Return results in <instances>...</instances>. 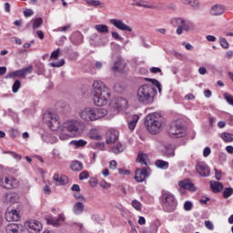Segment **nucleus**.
<instances>
[{"label": "nucleus", "mask_w": 233, "mask_h": 233, "mask_svg": "<svg viewBox=\"0 0 233 233\" xmlns=\"http://www.w3.org/2000/svg\"><path fill=\"white\" fill-rule=\"evenodd\" d=\"M62 126H64V130H67L69 134H73L74 136H77V134H81L85 130V124L77 120H69Z\"/></svg>", "instance_id": "nucleus-6"}, {"label": "nucleus", "mask_w": 233, "mask_h": 233, "mask_svg": "<svg viewBox=\"0 0 233 233\" xmlns=\"http://www.w3.org/2000/svg\"><path fill=\"white\" fill-rule=\"evenodd\" d=\"M233 194V188L232 187H226L223 191V198L225 199H228V198H230V196H232Z\"/></svg>", "instance_id": "nucleus-43"}, {"label": "nucleus", "mask_w": 233, "mask_h": 233, "mask_svg": "<svg viewBox=\"0 0 233 233\" xmlns=\"http://www.w3.org/2000/svg\"><path fill=\"white\" fill-rule=\"evenodd\" d=\"M10 136H11V137H13V139H15V137H19V131H17L15 129H12L10 131Z\"/></svg>", "instance_id": "nucleus-54"}, {"label": "nucleus", "mask_w": 233, "mask_h": 233, "mask_svg": "<svg viewBox=\"0 0 233 233\" xmlns=\"http://www.w3.org/2000/svg\"><path fill=\"white\" fill-rule=\"evenodd\" d=\"M19 88H21V81L15 80L12 87L14 94H17Z\"/></svg>", "instance_id": "nucleus-44"}, {"label": "nucleus", "mask_w": 233, "mask_h": 233, "mask_svg": "<svg viewBox=\"0 0 233 233\" xmlns=\"http://www.w3.org/2000/svg\"><path fill=\"white\" fill-rule=\"evenodd\" d=\"M17 183V179H15L14 177H4L0 178V187L3 188H7L8 190L16 188Z\"/></svg>", "instance_id": "nucleus-9"}, {"label": "nucleus", "mask_w": 233, "mask_h": 233, "mask_svg": "<svg viewBox=\"0 0 233 233\" xmlns=\"http://www.w3.org/2000/svg\"><path fill=\"white\" fill-rule=\"evenodd\" d=\"M96 32L100 34H108V26L106 25H95Z\"/></svg>", "instance_id": "nucleus-34"}, {"label": "nucleus", "mask_w": 233, "mask_h": 233, "mask_svg": "<svg viewBox=\"0 0 233 233\" xmlns=\"http://www.w3.org/2000/svg\"><path fill=\"white\" fill-rule=\"evenodd\" d=\"M88 177H90V174L88 173V171L84 170L79 174V179L80 181H83L85 179H88Z\"/></svg>", "instance_id": "nucleus-47"}, {"label": "nucleus", "mask_w": 233, "mask_h": 233, "mask_svg": "<svg viewBox=\"0 0 233 233\" xmlns=\"http://www.w3.org/2000/svg\"><path fill=\"white\" fill-rule=\"evenodd\" d=\"M210 147H205L203 151L204 157H208L210 156Z\"/></svg>", "instance_id": "nucleus-60"}, {"label": "nucleus", "mask_w": 233, "mask_h": 233, "mask_svg": "<svg viewBox=\"0 0 233 233\" xmlns=\"http://www.w3.org/2000/svg\"><path fill=\"white\" fill-rule=\"evenodd\" d=\"M166 154L168 157H174L176 156V151L172 146L166 147Z\"/></svg>", "instance_id": "nucleus-42"}, {"label": "nucleus", "mask_w": 233, "mask_h": 233, "mask_svg": "<svg viewBox=\"0 0 233 233\" xmlns=\"http://www.w3.org/2000/svg\"><path fill=\"white\" fill-rule=\"evenodd\" d=\"M196 170L199 176H202V177L210 176V167H208L205 162H198L196 166Z\"/></svg>", "instance_id": "nucleus-14"}, {"label": "nucleus", "mask_w": 233, "mask_h": 233, "mask_svg": "<svg viewBox=\"0 0 233 233\" xmlns=\"http://www.w3.org/2000/svg\"><path fill=\"white\" fill-rule=\"evenodd\" d=\"M215 177L218 181H221V171H218V169L215 168Z\"/></svg>", "instance_id": "nucleus-64"}, {"label": "nucleus", "mask_w": 233, "mask_h": 233, "mask_svg": "<svg viewBox=\"0 0 233 233\" xmlns=\"http://www.w3.org/2000/svg\"><path fill=\"white\" fill-rule=\"evenodd\" d=\"M186 5H190L195 10L199 8V2L198 0H185L184 2Z\"/></svg>", "instance_id": "nucleus-40"}, {"label": "nucleus", "mask_w": 233, "mask_h": 233, "mask_svg": "<svg viewBox=\"0 0 233 233\" xmlns=\"http://www.w3.org/2000/svg\"><path fill=\"white\" fill-rule=\"evenodd\" d=\"M132 6H141L142 8H152V5H148L145 4V1L143 0H138L136 3L131 4Z\"/></svg>", "instance_id": "nucleus-41"}, {"label": "nucleus", "mask_w": 233, "mask_h": 233, "mask_svg": "<svg viewBox=\"0 0 233 233\" xmlns=\"http://www.w3.org/2000/svg\"><path fill=\"white\" fill-rule=\"evenodd\" d=\"M80 118L87 123L92 122V107H86L79 112Z\"/></svg>", "instance_id": "nucleus-17"}, {"label": "nucleus", "mask_w": 233, "mask_h": 233, "mask_svg": "<svg viewBox=\"0 0 233 233\" xmlns=\"http://www.w3.org/2000/svg\"><path fill=\"white\" fill-rule=\"evenodd\" d=\"M58 130H60L59 139H61V141H66V139H70V137H72V135H70L71 133L65 130V126H61Z\"/></svg>", "instance_id": "nucleus-24"}, {"label": "nucleus", "mask_w": 233, "mask_h": 233, "mask_svg": "<svg viewBox=\"0 0 233 233\" xmlns=\"http://www.w3.org/2000/svg\"><path fill=\"white\" fill-rule=\"evenodd\" d=\"M100 187H102V188H110V184H108L105 180H102V181H100Z\"/></svg>", "instance_id": "nucleus-62"}, {"label": "nucleus", "mask_w": 233, "mask_h": 233, "mask_svg": "<svg viewBox=\"0 0 233 233\" xmlns=\"http://www.w3.org/2000/svg\"><path fill=\"white\" fill-rule=\"evenodd\" d=\"M156 96V87L152 85L144 84L138 87L137 92V99L143 105H150L154 103V96Z\"/></svg>", "instance_id": "nucleus-3"}, {"label": "nucleus", "mask_w": 233, "mask_h": 233, "mask_svg": "<svg viewBox=\"0 0 233 233\" xmlns=\"http://www.w3.org/2000/svg\"><path fill=\"white\" fill-rule=\"evenodd\" d=\"M59 57V48L51 53V59H57Z\"/></svg>", "instance_id": "nucleus-56"}, {"label": "nucleus", "mask_w": 233, "mask_h": 233, "mask_svg": "<svg viewBox=\"0 0 233 233\" xmlns=\"http://www.w3.org/2000/svg\"><path fill=\"white\" fill-rule=\"evenodd\" d=\"M32 70H34V66H29L28 67H24L20 70H16L6 75V78L10 79L12 77H25L26 74H32Z\"/></svg>", "instance_id": "nucleus-11"}, {"label": "nucleus", "mask_w": 233, "mask_h": 233, "mask_svg": "<svg viewBox=\"0 0 233 233\" xmlns=\"http://www.w3.org/2000/svg\"><path fill=\"white\" fill-rule=\"evenodd\" d=\"M138 121H139V116L133 115L132 116H130L127 120L129 130H134V128H136V125H137Z\"/></svg>", "instance_id": "nucleus-25"}, {"label": "nucleus", "mask_w": 233, "mask_h": 233, "mask_svg": "<svg viewBox=\"0 0 233 233\" xmlns=\"http://www.w3.org/2000/svg\"><path fill=\"white\" fill-rule=\"evenodd\" d=\"M184 210H186V212H189V210H192V202L186 201L184 204Z\"/></svg>", "instance_id": "nucleus-51"}, {"label": "nucleus", "mask_w": 233, "mask_h": 233, "mask_svg": "<svg viewBox=\"0 0 233 233\" xmlns=\"http://www.w3.org/2000/svg\"><path fill=\"white\" fill-rule=\"evenodd\" d=\"M221 139H223L225 143H231V141H233V134L224 132L221 135Z\"/></svg>", "instance_id": "nucleus-35"}, {"label": "nucleus", "mask_w": 233, "mask_h": 233, "mask_svg": "<svg viewBox=\"0 0 233 233\" xmlns=\"http://www.w3.org/2000/svg\"><path fill=\"white\" fill-rule=\"evenodd\" d=\"M70 168L74 172H81L83 169V163H81L79 160H75L72 162Z\"/></svg>", "instance_id": "nucleus-27"}, {"label": "nucleus", "mask_w": 233, "mask_h": 233, "mask_svg": "<svg viewBox=\"0 0 233 233\" xmlns=\"http://www.w3.org/2000/svg\"><path fill=\"white\" fill-rule=\"evenodd\" d=\"M210 188L214 194L221 192L223 190V183L218 181H210Z\"/></svg>", "instance_id": "nucleus-23"}, {"label": "nucleus", "mask_w": 233, "mask_h": 233, "mask_svg": "<svg viewBox=\"0 0 233 233\" xmlns=\"http://www.w3.org/2000/svg\"><path fill=\"white\" fill-rule=\"evenodd\" d=\"M5 218L8 222L19 221V219L21 218V217L19 216V211H17V209H13L11 211L5 212Z\"/></svg>", "instance_id": "nucleus-18"}, {"label": "nucleus", "mask_w": 233, "mask_h": 233, "mask_svg": "<svg viewBox=\"0 0 233 233\" xmlns=\"http://www.w3.org/2000/svg\"><path fill=\"white\" fill-rule=\"evenodd\" d=\"M25 228L31 233H39L43 230V223L39 220L31 219L25 222Z\"/></svg>", "instance_id": "nucleus-8"}, {"label": "nucleus", "mask_w": 233, "mask_h": 233, "mask_svg": "<svg viewBox=\"0 0 233 233\" xmlns=\"http://www.w3.org/2000/svg\"><path fill=\"white\" fill-rule=\"evenodd\" d=\"M207 41H209V43H215L216 41V36L212 35H208L206 36Z\"/></svg>", "instance_id": "nucleus-63"}, {"label": "nucleus", "mask_w": 233, "mask_h": 233, "mask_svg": "<svg viewBox=\"0 0 233 233\" xmlns=\"http://www.w3.org/2000/svg\"><path fill=\"white\" fill-rule=\"evenodd\" d=\"M149 70L151 74H161V68L159 67H151Z\"/></svg>", "instance_id": "nucleus-59"}, {"label": "nucleus", "mask_w": 233, "mask_h": 233, "mask_svg": "<svg viewBox=\"0 0 233 233\" xmlns=\"http://www.w3.org/2000/svg\"><path fill=\"white\" fill-rule=\"evenodd\" d=\"M25 17H32L34 15V11L32 9H25L24 11Z\"/></svg>", "instance_id": "nucleus-53"}, {"label": "nucleus", "mask_w": 233, "mask_h": 233, "mask_svg": "<svg viewBox=\"0 0 233 233\" xmlns=\"http://www.w3.org/2000/svg\"><path fill=\"white\" fill-rule=\"evenodd\" d=\"M88 5H90L91 6H100L101 1H99V0H91L90 2H88Z\"/></svg>", "instance_id": "nucleus-55"}, {"label": "nucleus", "mask_w": 233, "mask_h": 233, "mask_svg": "<svg viewBox=\"0 0 233 233\" xmlns=\"http://www.w3.org/2000/svg\"><path fill=\"white\" fill-rule=\"evenodd\" d=\"M33 30H37L43 25V18L38 17L35 19L31 20Z\"/></svg>", "instance_id": "nucleus-31"}, {"label": "nucleus", "mask_w": 233, "mask_h": 233, "mask_svg": "<svg viewBox=\"0 0 233 233\" xmlns=\"http://www.w3.org/2000/svg\"><path fill=\"white\" fill-rule=\"evenodd\" d=\"M156 167H157V168H163L164 170H167V168H168V162L165 161V160H157L155 162Z\"/></svg>", "instance_id": "nucleus-33"}, {"label": "nucleus", "mask_w": 233, "mask_h": 233, "mask_svg": "<svg viewBox=\"0 0 233 233\" xmlns=\"http://www.w3.org/2000/svg\"><path fill=\"white\" fill-rule=\"evenodd\" d=\"M109 23L118 30H122V32H132V28L128 25L125 24L123 20L113 18L109 20Z\"/></svg>", "instance_id": "nucleus-12"}, {"label": "nucleus", "mask_w": 233, "mask_h": 233, "mask_svg": "<svg viewBox=\"0 0 233 233\" xmlns=\"http://www.w3.org/2000/svg\"><path fill=\"white\" fill-rule=\"evenodd\" d=\"M132 207L138 211H141V208H143V206L141 205V202L138 200H133L132 201Z\"/></svg>", "instance_id": "nucleus-46"}, {"label": "nucleus", "mask_w": 233, "mask_h": 233, "mask_svg": "<svg viewBox=\"0 0 233 233\" xmlns=\"http://www.w3.org/2000/svg\"><path fill=\"white\" fill-rule=\"evenodd\" d=\"M93 102L96 106H105L110 101L111 91L110 87L106 86L101 80L93 82Z\"/></svg>", "instance_id": "nucleus-1"}, {"label": "nucleus", "mask_w": 233, "mask_h": 233, "mask_svg": "<svg viewBox=\"0 0 233 233\" xmlns=\"http://www.w3.org/2000/svg\"><path fill=\"white\" fill-rule=\"evenodd\" d=\"M165 123V118L161 116V113H152L148 114L145 119V126L147 128V132L156 136L161 130L163 125Z\"/></svg>", "instance_id": "nucleus-2"}, {"label": "nucleus", "mask_w": 233, "mask_h": 233, "mask_svg": "<svg viewBox=\"0 0 233 233\" xmlns=\"http://www.w3.org/2000/svg\"><path fill=\"white\" fill-rule=\"evenodd\" d=\"M14 159H16V161H21V155L15 153V152H10Z\"/></svg>", "instance_id": "nucleus-61"}, {"label": "nucleus", "mask_w": 233, "mask_h": 233, "mask_svg": "<svg viewBox=\"0 0 233 233\" xmlns=\"http://www.w3.org/2000/svg\"><path fill=\"white\" fill-rule=\"evenodd\" d=\"M65 65V59H61L58 62H53L50 64V66H52L53 68H59L61 66H63Z\"/></svg>", "instance_id": "nucleus-45"}, {"label": "nucleus", "mask_w": 233, "mask_h": 233, "mask_svg": "<svg viewBox=\"0 0 233 233\" xmlns=\"http://www.w3.org/2000/svg\"><path fill=\"white\" fill-rule=\"evenodd\" d=\"M109 168H111V170H116V168H117V162H116V160H111L109 163Z\"/></svg>", "instance_id": "nucleus-58"}, {"label": "nucleus", "mask_w": 233, "mask_h": 233, "mask_svg": "<svg viewBox=\"0 0 233 233\" xmlns=\"http://www.w3.org/2000/svg\"><path fill=\"white\" fill-rule=\"evenodd\" d=\"M118 139H119V133L116 130H113L107 133L106 143V145H111L118 141Z\"/></svg>", "instance_id": "nucleus-20"}, {"label": "nucleus", "mask_w": 233, "mask_h": 233, "mask_svg": "<svg viewBox=\"0 0 233 233\" xmlns=\"http://www.w3.org/2000/svg\"><path fill=\"white\" fill-rule=\"evenodd\" d=\"M123 150H125V146L121 143H116L111 147V152H113V154H121Z\"/></svg>", "instance_id": "nucleus-29"}, {"label": "nucleus", "mask_w": 233, "mask_h": 233, "mask_svg": "<svg viewBox=\"0 0 233 233\" xmlns=\"http://www.w3.org/2000/svg\"><path fill=\"white\" fill-rule=\"evenodd\" d=\"M89 137H90V139H95V141H100V139H103V137L99 136L97 134V130H96V129H92L89 132Z\"/></svg>", "instance_id": "nucleus-36"}, {"label": "nucleus", "mask_w": 233, "mask_h": 233, "mask_svg": "<svg viewBox=\"0 0 233 233\" xmlns=\"http://www.w3.org/2000/svg\"><path fill=\"white\" fill-rule=\"evenodd\" d=\"M108 115V110L103 107H91L92 122L99 121Z\"/></svg>", "instance_id": "nucleus-10"}, {"label": "nucleus", "mask_w": 233, "mask_h": 233, "mask_svg": "<svg viewBox=\"0 0 233 233\" xmlns=\"http://www.w3.org/2000/svg\"><path fill=\"white\" fill-rule=\"evenodd\" d=\"M160 202L164 212H174L177 207L176 197L168 191L162 192Z\"/></svg>", "instance_id": "nucleus-4"}, {"label": "nucleus", "mask_w": 233, "mask_h": 233, "mask_svg": "<svg viewBox=\"0 0 233 233\" xmlns=\"http://www.w3.org/2000/svg\"><path fill=\"white\" fill-rule=\"evenodd\" d=\"M169 137H185L187 136V131L185 127L177 123H172L168 128Z\"/></svg>", "instance_id": "nucleus-7"}, {"label": "nucleus", "mask_w": 233, "mask_h": 233, "mask_svg": "<svg viewBox=\"0 0 233 233\" xmlns=\"http://www.w3.org/2000/svg\"><path fill=\"white\" fill-rule=\"evenodd\" d=\"M224 14H225V5L221 4H217L211 6V9H210L211 15L218 17L219 15H223Z\"/></svg>", "instance_id": "nucleus-15"}, {"label": "nucleus", "mask_w": 233, "mask_h": 233, "mask_svg": "<svg viewBox=\"0 0 233 233\" xmlns=\"http://www.w3.org/2000/svg\"><path fill=\"white\" fill-rule=\"evenodd\" d=\"M69 57L72 61H76V59L79 57V54L77 52H72L70 53Z\"/></svg>", "instance_id": "nucleus-57"}, {"label": "nucleus", "mask_w": 233, "mask_h": 233, "mask_svg": "<svg viewBox=\"0 0 233 233\" xmlns=\"http://www.w3.org/2000/svg\"><path fill=\"white\" fill-rule=\"evenodd\" d=\"M48 225H53L54 227H59L63 221H65V215L60 214L57 218L50 217L46 218Z\"/></svg>", "instance_id": "nucleus-19"}, {"label": "nucleus", "mask_w": 233, "mask_h": 233, "mask_svg": "<svg viewBox=\"0 0 233 233\" xmlns=\"http://www.w3.org/2000/svg\"><path fill=\"white\" fill-rule=\"evenodd\" d=\"M205 227L208 228V230H214V224L210 220L205 221Z\"/></svg>", "instance_id": "nucleus-52"}, {"label": "nucleus", "mask_w": 233, "mask_h": 233, "mask_svg": "<svg viewBox=\"0 0 233 233\" xmlns=\"http://www.w3.org/2000/svg\"><path fill=\"white\" fill-rule=\"evenodd\" d=\"M183 30H185V32H188V30H190V25L187 24L186 20H184V23L182 25H178L177 29V35H181V34H183Z\"/></svg>", "instance_id": "nucleus-28"}, {"label": "nucleus", "mask_w": 233, "mask_h": 233, "mask_svg": "<svg viewBox=\"0 0 233 233\" xmlns=\"http://www.w3.org/2000/svg\"><path fill=\"white\" fill-rule=\"evenodd\" d=\"M53 179L56 181V184L58 186L66 185V183H68V177L65 175H59L57 173L54 175Z\"/></svg>", "instance_id": "nucleus-21"}, {"label": "nucleus", "mask_w": 233, "mask_h": 233, "mask_svg": "<svg viewBox=\"0 0 233 233\" xmlns=\"http://www.w3.org/2000/svg\"><path fill=\"white\" fill-rule=\"evenodd\" d=\"M70 145L76 147V148H79L80 147H86V141L80 139V140H73L71 141Z\"/></svg>", "instance_id": "nucleus-38"}, {"label": "nucleus", "mask_w": 233, "mask_h": 233, "mask_svg": "<svg viewBox=\"0 0 233 233\" xmlns=\"http://www.w3.org/2000/svg\"><path fill=\"white\" fill-rule=\"evenodd\" d=\"M84 210H85V205H83V203L81 202H76L73 207V212L76 216H79V214H83Z\"/></svg>", "instance_id": "nucleus-26"}, {"label": "nucleus", "mask_w": 233, "mask_h": 233, "mask_svg": "<svg viewBox=\"0 0 233 233\" xmlns=\"http://www.w3.org/2000/svg\"><path fill=\"white\" fill-rule=\"evenodd\" d=\"M112 70H114L115 72L116 71L121 72V70H123V68H121V61L115 62L112 67Z\"/></svg>", "instance_id": "nucleus-48"}, {"label": "nucleus", "mask_w": 233, "mask_h": 233, "mask_svg": "<svg viewBox=\"0 0 233 233\" xmlns=\"http://www.w3.org/2000/svg\"><path fill=\"white\" fill-rule=\"evenodd\" d=\"M146 81H149L152 85H154V86L157 88L159 94H161V83H159L157 79L146 78Z\"/></svg>", "instance_id": "nucleus-39"}, {"label": "nucleus", "mask_w": 233, "mask_h": 233, "mask_svg": "<svg viewBox=\"0 0 233 233\" xmlns=\"http://www.w3.org/2000/svg\"><path fill=\"white\" fill-rule=\"evenodd\" d=\"M148 170H150L148 167L137 168L135 173V180L137 183H143L148 177Z\"/></svg>", "instance_id": "nucleus-13"}, {"label": "nucleus", "mask_w": 233, "mask_h": 233, "mask_svg": "<svg viewBox=\"0 0 233 233\" xmlns=\"http://www.w3.org/2000/svg\"><path fill=\"white\" fill-rule=\"evenodd\" d=\"M6 232L7 233H19V225H17L15 223L7 225Z\"/></svg>", "instance_id": "nucleus-30"}, {"label": "nucleus", "mask_w": 233, "mask_h": 233, "mask_svg": "<svg viewBox=\"0 0 233 233\" xmlns=\"http://www.w3.org/2000/svg\"><path fill=\"white\" fill-rule=\"evenodd\" d=\"M148 157V156H147V154H138L137 157V161L138 163H141V165H145L147 167V158Z\"/></svg>", "instance_id": "nucleus-37"}, {"label": "nucleus", "mask_w": 233, "mask_h": 233, "mask_svg": "<svg viewBox=\"0 0 233 233\" xmlns=\"http://www.w3.org/2000/svg\"><path fill=\"white\" fill-rule=\"evenodd\" d=\"M43 121L51 128L53 131L59 130L61 127V121L59 120V115L52 112L44 114Z\"/></svg>", "instance_id": "nucleus-5"}, {"label": "nucleus", "mask_w": 233, "mask_h": 233, "mask_svg": "<svg viewBox=\"0 0 233 233\" xmlns=\"http://www.w3.org/2000/svg\"><path fill=\"white\" fill-rule=\"evenodd\" d=\"M127 101L125 98H116L113 104V108H116V111L121 110V108H125V106L127 105Z\"/></svg>", "instance_id": "nucleus-22"}, {"label": "nucleus", "mask_w": 233, "mask_h": 233, "mask_svg": "<svg viewBox=\"0 0 233 233\" xmlns=\"http://www.w3.org/2000/svg\"><path fill=\"white\" fill-rule=\"evenodd\" d=\"M178 187L184 190H189V192H196V186L190 181V179H184L178 182Z\"/></svg>", "instance_id": "nucleus-16"}, {"label": "nucleus", "mask_w": 233, "mask_h": 233, "mask_svg": "<svg viewBox=\"0 0 233 233\" xmlns=\"http://www.w3.org/2000/svg\"><path fill=\"white\" fill-rule=\"evenodd\" d=\"M183 23H185V19L182 18V17H177V18H173L171 19L170 21V24L173 25V26H177V28L183 25Z\"/></svg>", "instance_id": "nucleus-32"}, {"label": "nucleus", "mask_w": 233, "mask_h": 233, "mask_svg": "<svg viewBox=\"0 0 233 233\" xmlns=\"http://www.w3.org/2000/svg\"><path fill=\"white\" fill-rule=\"evenodd\" d=\"M220 46H222V48H225L226 50L229 46L228 42L224 37H220Z\"/></svg>", "instance_id": "nucleus-50"}, {"label": "nucleus", "mask_w": 233, "mask_h": 233, "mask_svg": "<svg viewBox=\"0 0 233 233\" xmlns=\"http://www.w3.org/2000/svg\"><path fill=\"white\" fill-rule=\"evenodd\" d=\"M111 35L113 39H116V41H124V38L121 35H119L118 32L114 31L111 33Z\"/></svg>", "instance_id": "nucleus-49"}]
</instances>
